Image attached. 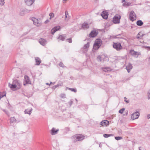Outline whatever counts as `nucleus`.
Instances as JSON below:
<instances>
[{
  "label": "nucleus",
  "mask_w": 150,
  "mask_h": 150,
  "mask_svg": "<svg viewBox=\"0 0 150 150\" xmlns=\"http://www.w3.org/2000/svg\"><path fill=\"white\" fill-rule=\"evenodd\" d=\"M8 86L11 89L16 88L17 89H19L21 88V83H20L18 81L17 79L14 80L13 81L12 84L9 83Z\"/></svg>",
  "instance_id": "obj_1"
},
{
  "label": "nucleus",
  "mask_w": 150,
  "mask_h": 150,
  "mask_svg": "<svg viewBox=\"0 0 150 150\" xmlns=\"http://www.w3.org/2000/svg\"><path fill=\"white\" fill-rule=\"evenodd\" d=\"M101 40L100 39H96L93 45V49L95 50L98 49L101 46Z\"/></svg>",
  "instance_id": "obj_2"
},
{
  "label": "nucleus",
  "mask_w": 150,
  "mask_h": 150,
  "mask_svg": "<svg viewBox=\"0 0 150 150\" xmlns=\"http://www.w3.org/2000/svg\"><path fill=\"white\" fill-rule=\"evenodd\" d=\"M71 138L75 139L76 141H81L85 138V136L81 134H76L71 137Z\"/></svg>",
  "instance_id": "obj_3"
},
{
  "label": "nucleus",
  "mask_w": 150,
  "mask_h": 150,
  "mask_svg": "<svg viewBox=\"0 0 150 150\" xmlns=\"http://www.w3.org/2000/svg\"><path fill=\"white\" fill-rule=\"evenodd\" d=\"M113 47L117 51H120L122 49V47L119 42H113Z\"/></svg>",
  "instance_id": "obj_4"
},
{
  "label": "nucleus",
  "mask_w": 150,
  "mask_h": 150,
  "mask_svg": "<svg viewBox=\"0 0 150 150\" xmlns=\"http://www.w3.org/2000/svg\"><path fill=\"white\" fill-rule=\"evenodd\" d=\"M121 16L120 15L117 14L113 18L112 21L115 24H118L120 22Z\"/></svg>",
  "instance_id": "obj_5"
},
{
  "label": "nucleus",
  "mask_w": 150,
  "mask_h": 150,
  "mask_svg": "<svg viewBox=\"0 0 150 150\" xmlns=\"http://www.w3.org/2000/svg\"><path fill=\"white\" fill-rule=\"evenodd\" d=\"M129 19L132 21H133L136 19V15L133 11H132L130 12L129 14Z\"/></svg>",
  "instance_id": "obj_6"
},
{
  "label": "nucleus",
  "mask_w": 150,
  "mask_h": 150,
  "mask_svg": "<svg viewBox=\"0 0 150 150\" xmlns=\"http://www.w3.org/2000/svg\"><path fill=\"white\" fill-rule=\"evenodd\" d=\"M30 19L33 21L34 25L39 26L41 25V24L39 22L38 20L35 17H33L30 18Z\"/></svg>",
  "instance_id": "obj_7"
},
{
  "label": "nucleus",
  "mask_w": 150,
  "mask_h": 150,
  "mask_svg": "<svg viewBox=\"0 0 150 150\" xmlns=\"http://www.w3.org/2000/svg\"><path fill=\"white\" fill-rule=\"evenodd\" d=\"M139 115V113L138 112H136L133 113L131 115V118L133 120L137 119L138 118Z\"/></svg>",
  "instance_id": "obj_8"
},
{
  "label": "nucleus",
  "mask_w": 150,
  "mask_h": 150,
  "mask_svg": "<svg viewBox=\"0 0 150 150\" xmlns=\"http://www.w3.org/2000/svg\"><path fill=\"white\" fill-rule=\"evenodd\" d=\"M98 32L96 30L92 31L89 35V37L90 38H94L98 34Z\"/></svg>",
  "instance_id": "obj_9"
},
{
  "label": "nucleus",
  "mask_w": 150,
  "mask_h": 150,
  "mask_svg": "<svg viewBox=\"0 0 150 150\" xmlns=\"http://www.w3.org/2000/svg\"><path fill=\"white\" fill-rule=\"evenodd\" d=\"M35 0H24L25 4L28 6L32 5L35 2Z\"/></svg>",
  "instance_id": "obj_10"
},
{
  "label": "nucleus",
  "mask_w": 150,
  "mask_h": 150,
  "mask_svg": "<svg viewBox=\"0 0 150 150\" xmlns=\"http://www.w3.org/2000/svg\"><path fill=\"white\" fill-rule=\"evenodd\" d=\"M61 28L59 26H57L53 28L51 30V33L54 35V33L57 31L59 30Z\"/></svg>",
  "instance_id": "obj_11"
},
{
  "label": "nucleus",
  "mask_w": 150,
  "mask_h": 150,
  "mask_svg": "<svg viewBox=\"0 0 150 150\" xmlns=\"http://www.w3.org/2000/svg\"><path fill=\"white\" fill-rule=\"evenodd\" d=\"M103 18L105 19H107L108 17V13L105 11H103L101 14Z\"/></svg>",
  "instance_id": "obj_12"
},
{
  "label": "nucleus",
  "mask_w": 150,
  "mask_h": 150,
  "mask_svg": "<svg viewBox=\"0 0 150 150\" xmlns=\"http://www.w3.org/2000/svg\"><path fill=\"white\" fill-rule=\"evenodd\" d=\"M59 131V129H55L54 127H53L51 130V134L52 135L56 134L58 133Z\"/></svg>",
  "instance_id": "obj_13"
},
{
  "label": "nucleus",
  "mask_w": 150,
  "mask_h": 150,
  "mask_svg": "<svg viewBox=\"0 0 150 150\" xmlns=\"http://www.w3.org/2000/svg\"><path fill=\"white\" fill-rule=\"evenodd\" d=\"M39 42L42 46H44L47 44L46 40L42 38L39 39Z\"/></svg>",
  "instance_id": "obj_14"
},
{
  "label": "nucleus",
  "mask_w": 150,
  "mask_h": 150,
  "mask_svg": "<svg viewBox=\"0 0 150 150\" xmlns=\"http://www.w3.org/2000/svg\"><path fill=\"white\" fill-rule=\"evenodd\" d=\"M133 68L132 64L129 63L126 66V69L128 73H129Z\"/></svg>",
  "instance_id": "obj_15"
},
{
  "label": "nucleus",
  "mask_w": 150,
  "mask_h": 150,
  "mask_svg": "<svg viewBox=\"0 0 150 150\" xmlns=\"http://www.w3.org/2000/svg\"><path fill=\"white\" fill-rule=\"evenodd\" d=\"M129 53L131 55L135 57L137 55V57L138 56L139 54L137 52L134 51V50H131L130 51Z\"/></svg>",
  "instance_id": "obj_16"
},
{
  "label": "nucleus",
  "mask_w": 150,
  "mask_h": 150,
  "mask_svg": "<svg viewBox=\"0 0 150 150\" xmlns=\"http://www.w3.org/2000/svg\"><path fill=\"white\" fill-rule=\"evenodd\" d=\"M24 78L25 83L26 84H31V82L29 79V78L28 76L27 75L25 76Z\"/></svg>",
  "instance_id": "obj_17"
},
{
  "label": "nucleus",
  "mask_w": 150,
  "mask_h": 150,
  "mask_svg": "<svg viewBox=\"0 0 150 150\" xmlns=\"http://www.w3.org/2000/svg\"><path fill=\"white\" fill-rule=\"evenodd\" d=\"M109 124V122L107 120H104L101 122L100 124L102 126H104L108 125Z\"/></svg>",
  "instance_id": "obj_18"
},
{
  "label": "nucleus",
  "mask_w": 150,
  "mask_h": 150,
  "mask_svg": "<svg viewBox=\"0 0 150 150\" xmlns=\"http://www.w3.org/2000/svg\"><path fill=\"white\" fill-rule=\"evenodd\" d=\"M66 37V35L63 34L60 35L57 38L58 39L63 41L65 40Z\"/></svg>",
  "instance_id": "obj_19"
},
{
  "label": "nucleus",
  "mask_w": 150,
  "mask_h": 150,
  "mask_svg": "<svg viewBox=\"0 0 150 150\" xmlns=\"http://www.w3.org/2000/svg\"><path fill=\"white\" fill-rule=\"evenodd\" d=\"M35 60L36 65H39L41 63V61L40 59L38 57H36L35 58Z\"/></svg>",
  "instance_id": "obj_20"
},
{
  "label": "nucleus",
  "mask_w": 150,
  "mask_h": 150,
  "mask_svg": "<svg viewBox=\"0 0 150 150\" xmlns=\"http://www.w3.org/2000/svg\"><path fill=\"white\" fill-rule=\"evenodd\" d=\"M32 109L31 108L30 109H27L25 110L24 112L25 114H28L29 115H31V113L32 111Z\"/></svg>",
  "instance_id": "obj_21"
},
{
  "label": "nucleus",
  "mask_w": 150,
  "mask_h": 150,
  "mask_svg": "<svg viewBox=\"0 0 150 150\" xmlns=\"http://www.w3.org/2000/svg\"><path fill=\"white\" fill-rule=\"evenodd\" d=\"M82 27L84 29H87L89 28V26L88 24L87 23H84L82 24Z\"/></svg>",
  "instance_id": "obj_22"
},
{
  "label": "nucleus",
  "mask_w": 150,
  "mask_h": 150,
  "mask_svg": "<svg viewBox=\"0 0 150 150\" xmlns=\"http://www.w3.org/2000/svg\"><path fill=\"white\" fill-rule=\"evenodd\" d=\"M136 24L138 26H141L143 25V22L142 20H139L137 21Z\"/></svg>",
  "instance_id": "obj_23"
},
{
  "label": "nucleus",
  "mask_w": 150,
  "mask_h": 150,
  "mask_svg": "<svg viewBox=\"0 0 150 150\" xmlns=\"http://www.w3.org/2000/svg\"><path fill=\"white\" fill-rule=\"evenodd\" d=\"M89 42H88L87 44H85L84 45L83 48L84 49H85V50L87 49L86 50V52H87V51L88 50L87 49L89 48Z\"/></svg>",
  "instance_id": "obj_24"
},
{
  "label": "nucleus",
  "mask_w": 150,
  "mask_h": 150,
  "mask_svg": "<svg viewBox=\"0 0 150 150\" xmlns=\"http://www.w3.org/2000/svg\"><path fill=\"white\" fill-rule=\"evenodd\" d=\"M64 132L67 134L68 132L70 131V128L69 127H66L64 129Z\"/></svg>",
  "instance_id": "obj_25"
},
{
  "label": "nucleus",
  "mask_w": 150,
  "mask_h": 150,
  "mask_svg": "<svg viewBox=\"0 0 150 150\" xmlns=\"http://www.w3.org/2000/svg\"><path fill=\"white\" fill-rule=\"evenodd\" d=\"M114 135L113 134H103V136L105 138H108L110 136H112Z\"/></svg>",
  "instance_id": "obj_26"
},
{
  "label": "nucleus",
  "mask_w": 150,
  "mask_h": 150,
  "mask_svg": "<svg viewBox=\"0 0 150 150\" xmlns=\"http://www.w3.org/2000/svg\"><path fill=\"white\" fill-rule=\"evenodd\" d=\"M10 120L11 123H13L16 122V119L14 117H11Z\"/></svg>",
  "instance_id": "obj_27"
},
{
  "label": "nucleus",
  "mask_w": 150,
  "mask_h": 150,
  "mask_svg": "<svg viewBox=\"0 0 150 150\" xmlns=\"http://www.w3.org/2000/svg\"><path fill=\"white\" fill-rule=\"evenodd\" d=\"M6 96V93L5 92H3L0 93V99H1L4 96Z\"/></svg>",
  "instance_id": "obj_28"
},
{
  "label": "nucleus",
  "mask_w": 150,
  "mask_h": 150,
  "mask_svg": "<svg viewBox=\"0 0 150 150\" xmlns=\"http://www.w3.org/2000/svg\"><path fill=\"white\" fill-rule=\"evenodd\" d=\"M130 4V3L128 2H125L123 3V6H129Z\"/></svg>",
  "instance_id": "obj_29"
},
{
  "label": "nucleus",
  "mask_w": 150,
  "mask_h": 150,
  "mask_svg": "<svg viewBox=\"0 0 150 150\" xmlns=\"http://www.w3.org/2000/svg\"><path fill=\"white\" fill-rule=\"evenodd\" d=\"M67 88L69 90H71V91L76 92L77 91V90L76 88H68V87H67Z\"/></svg>",
  "instance_id": "obj_30"
},
{
  "label": "nucleus",
  "mask_w": 150,
  "mask_h": 150,
  "mask_svg": "<svg viewBox=\"0 0 150 150\" xmlns=\"http://www.w3.org/2000/svg\"><path fill=\"white\" fill-rule=\"evenodd\" d=\"M49 16H50V19H51L52 18H53L54 17V13H50Z\"/></svg>",
  "instance_id": "obj_31"
},
{
  "label": "nucleus",
  "mask_w": 150,
  "mask_h": 150,
  "mask_svg": "<svg viewBox=\"0 0 150 150\" xmlns=\"http://www.w3.org/2000/svg\"><path fill=\"white\" fill-rule=\"evenodd\" d=\"M25 12L24 10L21 11L20 13V14L22 16H23L25 13Z\"/></svg>",
  "instance_id": "obj_32"
},
{
  "label": "nucleus",
  "mask_w": 150,
  "mask_h": 150,
  "mask_svg": "<svg viewBox=\"0 0 150 150\" xmlns=\"http://www.w3.org/2000/svg\"><path fill=\"white\" fill-rule=\"evenodd\" d=\"M125 110V108H122L119 111V112L120 113L122 114L123 113L124 111Z\"/></svg>",
  "instance_id": "obj_33"
},
{
  "label": "nucleus",
  "mask_w": 150,
  "mask_h": 150,
  "mask_svg": "<svg viewBox=\"0 0 150 150\" xmlns=\"http://www.w3.org/2000/svg\"><path fill=\"white\" fill-rule=\"evenodd\" d=\"M115 139L117 140H118L122 139V137H115Z\"/></svg>",
  "instance_id": "obj_34"
},
{
  "label": "nucleus",
  "mask_w": 150,
  "mask_h": 150,
  "mask_svg": "<svg viewBox=\"0 0 150 150\" xmlns=\"http://www.w3.org/2000/svg\"><path fill=\"white\" fill-rule=\"evenodd\" d=\"M140 33H139L137 34V37H136L138 39H140L141 38V37H142V36H143V35H141L140 36Z\"/></svg>",
  "instance_id": "obj_35"
},
{
  "label": "nucleus",
  "mask_w": 150,
  "mask_h": 150,
  "mask_svg": "<svg viewBox=\"0 0 150 150\" xmlns=\"http://www.w3.org/2000/svg\"><path fill=\"white\" fill-rule=\"evenodd\" d=\"M60 97L62 98H66V95L65 94L62 93L60 95Z\"/></svg>",
  "instance_id": "obj_36"
},
{
  "label": "nucleus",
  "mask_w": 150,
  "mask_h": 150,
  "mask_svg": "<svg viewBox=\"0 0 150 150\" xmlns=\"http://www.w3.org/2000/svg\"><path fill=\"white\" fill-rule=\"evenodd\" d=\"M4 0H0V4L2 6H3L4 4Z\"/></svg>",
  "instance_id": "obj_37"
},
{
  "label": "nucleus",
  "mask_w": 150,
  "mask_h": 150,
  "mask_svg": "<svg viewBox=\"0 0 150 150\" xmlns=\"http://www.w3.org/2000/svg\"><path fill=\"white\" fill-rule=\"evenodd\" d=\"M108 68H103V71L105 72H107L109 71V70H108Z\"/></svg>",
  "instance_id": "obj_38"
},
{
  "label": "nucleus",
  "mask_w": 150,
  "mask_h": 150,
  "mask_svg": "<svg viewBox=\"0 0 150 150\" xmlns=\"http://www.w3.org/2000/svg\"><path fill=\"white\" fill-rule=\"evenodd\" d=\"M59 65L61 67H65V66L64 65V64H63V63L62 62H61L59 63Z\"/></svg>",
  "instance_id": "obj_39"
},
{
  "label": "nucleus",
  "mask_w": 150,
  "mask_h": 150,
  "mask_svg": "<svg viewBox=\"0 0 150 150\" xmlns=\"http://www.w3.org/2000/svg\"><path fill=\"white\" fill-rule=\"evenodd\" d=\"M97 60L98 61L101 62L102 60L101 57L100 56H98L97 57Z\"/></svg>",
  "instance_id": "obj_40"
},
{
  "label": "nucleus",
  "mask_w": 150,
  "mask_h": 150,
  "mask_svg": "<svg viewBox=\"0 0 150 150\" xmlns=\"http://www.w3.org/2000/svg\"><path fill=\"white\" fill-rule=\"evenodd\" d=\"M68 15V12L67 11H65V18H67V16Z\"/></svg>",
  "instance_id": "obj_41"
},
{
  "label": "nucleus",
  "mask_w": 150,
  "mask_h": 150,
  "mask_svg": "<svg viewBox=\"0 0 150 150\" xmlns=\"http://www.w3.org/2000/svg\"><path fill=\"white\" fill-rule=\"evenodd\" d=\"M67 40L68 41V42L69 43H71L72 42V40L71 38H69L67 39Z\"/></svg>",
  "instance_id": "obj_42"
},
{
  "label": "nucleus",
  "mask_w": 150,
  "mask_h": 150,
  "mask_svg": "<svg viewBox=\"0 0 150 150\" xmlns=\"http://www.w3.org/2000/svg\"><path fill=\"white\" fill-rule=\"evenodd\" d=\"M62 83H59L56 85H54V87H56V88H57L59 86H61L62 85Z\"/></svg>",
  "instance_id": "obj_43"
},
{
  "label": "nucleus",
  "mask_w": 150,
  "mask_h": 150,
  "mask_svg": "<svg viewBox=\"0 0 150 150\" xmlns=\"http://www.w3.org/2000/svg\"><path fill=\"white\" fill-rule=\"evenodd\" d=\"M68 104L70 106H71V105L73 103V101L72 100H71L69 101L68 103Z\"/></svg>",
  "instance_id": "obj_44"
},
{
  "label": "nucleus",
  "mask_w": 150,
  "mask_h": 150,
  "mask_svg": "<svg viewBox=\"0 0 150 150\" xmlns=\"http://www.w3.org/2000/svg\"><path fill=\"white\" fill-rule=\"evenodd\" d=\"M2 110L7 115H8V111L7 110H6L4 109H2Z\"/></svg>",
  "instance_id": "obj_45"
},
{
  "label": "nucleus",
  "mask_w": 150,
  "mask_h": 150,
  "mask_svg": "<svg viewBox=\"0 0 150 150\" xmlns=\"http://www.w3.org/2000/svg\"><path fill=\"white\" fill-rule=\"evenodd\" d=\"M24 11H25V13L27 12V13H29L30 12V11L31 10H28L27 9H24Z\"/></svg>",
  "instance_id": "obj_46"
},
{
  "label": "nucleus",
  "mask_w": 150,
  "mask_h": 150,
  "mask_svg": "<svg viewBox=\"0 0 150 150\" xmlns=\"http://www.w3.org/2000/svg\"><path fill=\"white\" fill-rule=\"evenodd\" d=\"M145 48L147 50H150V47L149 46H146Z\"/></svg>",
  "instance_id": "obj_47"
},
{
  "label": "nucleus",
  "mask_w": 150,
  "mask_h": 150,
  "mask_svg": "<svg viewBox=\"0 0 150 150\" xmlns=\"http://www.w3.org/2000/svg\"><path fill=\"white\" fill-rule=\"evenodd\" d=\"M148 93V96L149 97V99H150V90L149 91Z\"/></svg>",
  "instance_id": "obj_48"
},
{
  "label": "nucleus",
  "mask_w": 150,
  "mask_h": 150,
  "mask_svg": "<svg viewBox=\"0 0 150 150\" xmlns=\"http://www.w3.org/2000/svg\"><path fill=\"white\" fill-rule=\"evenodd\" d=\"M121 35V34H120L117 35L115 36H114V38H118L117 37V36H119V35Z\"/></svg>",
  "instance_id": "obj_49"
},
{
  "label": "nucleus",
  "mask_w": 150,
  "mask_h": 150,
  "mask_svg": "<svg viewBox=\"0 0 150 150\" xmlns=\"http://www.w3.org/2000/svg\"><path fill=\"white\" fill-rule=\"evenodd\" d=\"M49 21H50L49 20H48V19L46 20V21H45V24H46L47 23L49 22Z\"/></svg>",
  "instance_id": "obj_50"
},
{
  "label": "nucleus",
  "mask_w": 150,
  "mask_h": 150,
  "mask_svg": "<svg viewBox=\"0 0 150 150\" xmlns=\"http://www.w3.org/2000/svg\"><path fill=\"white\" fill-rule=\"evenodd\" d=\"M147 119H149L150 118V114H148L147 116Z\"/></svg>",
  "instance_id": "obj_51"
},
{
  "label": "nucleus",
  "mask_w": 150,
  "mask_h": 150,
  "mask_svg": "<svg viewBox=\"0 0 150 150\" xmlns=\"http://www.w3.org/2000/svg\"><path fill=\"white\" fill-rule=\"evenodd\" d=\"M67 0H63V3H65Z\"/></svg>",
  "instance_id": "obj_52"
},
{
  "label": "nucleus",
  "mask_w": 150,
  "mask_h": 150,
  "mask_svg": "<svg viewBox=\"0 0 150 150\" xmlns=\"http://www.w3.org/2000/svg\"><path fill=\"white\" fill-rule=\"evenodd\" d=\"M55 82H54V83H52V82H51L50 83V84H52V85H53L54 84V83H55Z\"/></svg>",
  "instance_id": "obj_53"
},
{
  "label": "nucleus",
  "mask_w": 150,
  "mask_h": 150,
  "mask_svg": "<svg viewBox=\"0 0 150 150\" xmlns=\"http://www.w3.org/2000/svg\"><path fill=\"white\" fill-rule=\"evenodd\" d=\"M52 88L54 89H55V88H56V87H54V86H53V87H52Z\"/></svg>",
  "instance_id": "obj_54"
},
{
  "label": "nucleus",
  "mask_w": 150,
  "mask_h": 150,
  "mask_svg": "<svg viewBox=\"0 0 150 150\" xmlns=\"http://www.w3.org/2000/svg\"><path fill=\"white\" fill-rule=\"evenodd\" d=\"M126 2V1H125V0H122V3H123V2Z\"/></svg>",
  "instance_id": "obj_55"
},
{
  "label": "nucleus",
  "mask_w": 150,
  "mask_h": 150,
  "mask_svg": "<svg viewBox=\"0 0 150 150\" xmlns=\"http://www.w3.org/2000/svg\"><path fill=\"white\" fill-rule=\"evenodd\" d=\"M125 101L127 103H129V100H125Z\"/></svg>",
  "instance_id": "obj_56"
},
{
  "label": "nucleus",
  "mask_w": 150,
  "mask_h": 150,
  "mask_svg": "<svg viewBox=\"0 0 150 150\" xmlns=\"http://www.w3.org/2000/svg\"><path fill=\"white\" fill-rule=\"evenodd\" d=\"M141 147H139V150H141Z\"/></svg>",
  "instance_id": "obj_57"
},
{
  "label": "nucleus",
  "mask_w": 150,
  "mask_h": 150,
  "mask_svg": "<svg viewBox=\"0 0 150 150\" xmlns=\"http://www.w3.org/2000/svg\"><path fill=\"white\" fill-rule=\"evenodd\" d=\"M46 85H50V84H49L48 83H46Z\"/></svg>",
  "instance_id": "obj_58"
},
{
  "label": "nucleus",
  "mask_w": 150,
  "mask_h": 150,
  "mask_svg": "<svg viewBox=\"0 0 150 150\" xmlns=\"http://www.w3.org/2000/svg\"><path fill=\"white\" fill-rule=\"evenodd\" d=\"M75 100L76 101V102L77 103V100L76 98H75Z\"/></svg>",
  "instance_id": "obj_59"
},
{
  "label": "nucleus",
  "mask_w": 150,
  "mask_h": 150,
  "mask_svg": "<svg viewBox=\"0 0 150 150\" xmlns=\"http://www.w3.org/2000/svg\"><path fill=\"white\" fill-rule=\"evenodd\" d=\"M130 78H131V77H129V78L128 79H127V80H130Z\"/></svg>",
  "instance_id": "obj_60"
},
{
  "label": "nucleus",
  "mask_w": 150,
  "mask_h": 150,
  "mask_svg": "<svg viewBox=\"0 0 150 150\" xmlns=\"http://www.w3.org/2000/svg\"><path fill=\"white\" fill-rule=\"evenodd\" d=\"M124 98L125 99H127V98H126V97H125Z\"/></svg>",
  "instance_id": "obj_61"
},
{
  "label": "nucleus",
  "mask_w": 150,
  "mask_h": 150,
  "mask_svg": "<svg viewBox=\"0 0 150 150\" xmlns=\"http://www.w3.org/2000/svg\"><path fill=\"white\" fill-rule=\"evenodd\" d=\"M100 146H101V145H99V146L100 147Z\"/></svg>",
  "instance_id": "obj_62"
},
{
  "label": "nucleus",
  "mask_w": 150,
  "mask_h": 150,
  "mask_svg": "<svg viewBox=\"0 0 150 150\" xmlns=\"http://www.w3.org/2000/svg\"><path fill=\"white\" fill-rule=\"evenodd\" d=\"M100 146H101V145H99V146L100 147Z\"/></svg>",
  "instance_id": "obj_63"
},
{
  "label": "nucleus",
  "mask_w": 150,
  "mask_h": 150,
  "mask_svg": "<svg viewBox=\"0 0 150 150\" xmlns=\"http://www.w3.org/2000/svg\"><path fill=\"white\" fill-rule=\"evenodd\" d=\"M24 85H25V83H24Z\"/></svg>",
  "instance_id": "obj_64"
}]
</instances>
